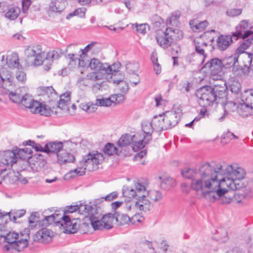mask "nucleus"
I'll list each match as a JSON object with an SVG mask.
<instances>
[{"instance_id":"nucleus-1","label":"nucleus","mask_w":253,"mask_h":253,"mask_svg":"<svg viewBox=\"0 0 253 253\" xmlns=\"http://www.w3.org/2000/svg\"><path fill=\"white\" fill-rule=\"evenodd\" d=\"M181 174L192 179L193 190L211 202L229 204L233 194L230 195L228 189L237 190L245 186L242 180L246 172L236 165L207 163L201 167L199 172L189 169L182 170Z\"/></svg>"},{"instance_id":"nucleus-2","label":"nucleus","mask_w":253,"mask_h":253,"mask_svg":"<svg viewBox=\"0 0 253 253\" xmlns=\"http://www.w3.org/2000/svg\"><path fill=\"white\" fill-rule=\"evenodd\" d=\"M90 204H80L79 205H71L64 208L63 213L55 212L51 215L45 216L43 221L46 225L55 223L60 225L64 229V232L73 234L79 229L81 220L79 218L73 217L71 214L76 212L86 215Z\"/></svg>"},{"instance_id":"nucleus-3","label":"nucleus","mask_w":253,"mask_h":253,"mask_svg":"<svg viewBox=\"0 0 253 253\" xmlns=\"http://www.w3.org/2000/svg\"><path fill=\"white\" fill-rule=\"evenodd\" d=\"M103 160L104 157L102 154L97 151H92L85 155L80 162V167L67 173L64 176V178L67 179L77 175H83L85 173V169H87L88 171L95 170L98 169V165Z\"/></svg>"},{"instance_id":"nucleus-4","label":"nucleus","mask_w":253,"mask_h":253,"mask_svg":"<svg viewBox=\"0 0 253 253\" xmlns=\"http://www.w3.org/2000/svg\"><path fill=\"white\" fill-rule=\"evenodd\" d=\"M124 194L129 197H136L138 211L146 212L153 207L152 202L144 194L140 187V182L134 183V187H126L124 190Z\"/></svg>"},{"instance_id":"nucleus-5","label":"nucleus","mask_w":253,"mask_h":253,"mask_svg":"<svg viewBox=\"0 0 253 253\" xmlns=\"http://www.w3.org/2000/svg\"><path fill=\"white\" fill-rule=\"evenodd\" d=\"M183 37L182 31L177 29L168 28L165 31L158 30L156 32V39L162 48L167 49L176 41Z\"/></svg>"},{"instance_id":"nucleus-6","label":"nucleus","mask_w":253,"mask_h":253,"mask_svg":"<svg viewBox=\"0 0 253 253\" xmlns=\"http://www.w3.org/2000/svg\"><path fill=\"white\" fill-rule=\"evenodd\" d=\"M26 62L28 66H38L43 63L44 53L41 45L34 44L28 46L25 50Z\"/></svg>"},{"instance_id":"nucleus-7","label":"nucleus","mask_w":253,"mask_h":253,"mask_svg":"<svg viewBox=\"0 0 253 253\" xmlns=\"http://www.w3.org/2000/svg\"><path fill=\"white\" fill-rule=\"evenodd\" d=\"M105 73L102 71H92L88 73L85 77H80L77 80L79 87H86L91 85L93 88H99L101 83L105 79Z\"/></svg>"},{"instance_id":"nucleus-8","label":"nucleus","mask_w":253,"mask_h":253,"mask_svg":"<svg viewBox=\"0 0 253 253\" xmlns=\"http://www.w3.org/2000/svg\"><path fill=\"white\" fill-rule=\"evenodd\" d=\"M29 236L28 233L24 234L21 233L20 235H18L16 233L9 231L4 238L14 249L20 252L27 247Z\"/></svg>"},{"instance_id":"nucleus-9","label":"nucleus","mask_w":253,"mask_h":253,"mask_svg":"<svg viewBox=\"0 0 253 253\" xmlns=\"http://www.w3.org/2000/svg\"><path fill=\"white\" fill-rule=\"evenodd\" d=\"M212 90L211 86H206L200 88L196 91V95L201 105L210 106L214 102L217 104V98L214 95Z\"/></svg>"},{"instance_id":"nucleus-10","label":"nucleus","mask_w":253,"mask_h":253,"mask_svg":"<svg viewBox=\"0 0 253 253\" xmlns=\"http://www.w3.org/2000/svg\"><path fill=\"white\" fill-rule=\"evenodd\" d=\"M182 115V110L180 105L173 106L170 111L166 112L163 114L167 129L171 128L177 125Z\"/></svg>"},{"instance_id":"nucleus-11","label":"nucleus","mask_w":253,"mask_h":253,"mask_svg":"<svg viewBox=\"0 0 253 253\" xmlns=\"http://www.w3.org/2000/svg\"><path fill=\"white\" fill-rule=\"evenodd\" d=\"M24 105L26 107L29 108L30 111L34 114H40L41 115L48 116L52 113L50 107L45 104H42L40 102L33 100L29 95V100L25 102Z\"/></svg>"},{"instance_id":"nucleus-12","label":"nucleus","mask_w":253,"mask_h":253,"mask_svg":"<svg viewBox=\"0 0 253 253\" xmlns=\"http://www.w3.org/2000/svg\"><path fill=\"white\" fill-rule=\"evenodd\" d=\"M85 216H89V219L94 230H102L104 228L102 215L98 212L95 205H90Z\"/></svg>"},{"instance_id":"nucleus-13","label":"nucleus","mask_w":253,"mask_h":253,"mask_svg":"<svg viewBox=\"0 0 253 253\" xmlns=\"http://www.w3.org/2000/svg\"><path fill=\"white\" fill-rule=\"evenodd\" d=\"M96 44V42H92L85 46L84 49H80L77 54L69 53L67 56L73 61L78 60L79 65L84 67L87 65L85 60L88 57V52L93 48Z\"/></svg>"},{"instance_id":"nucleus-14","label":"nucleus","mask_w":253,"mask_h":253,"mask_svg":"<svg viewBox=\"0 0 253 253\" xmlns=\"http://www.w3.org/2000/svg\"><path fill=\"white\" fill-rule=\"evenodd\" d=\"M15 92L9 91L8 93L9 98L14 103L26 105L25 102L29 100V94L27 93L28 88L25 86H21Z\"/></svg>"},{"instance_id":"nucleus-15","label":"nucleus","mask_w":253,"mask_h":253,"mask_svg":"<svg viewBox=\"0 0 253 253\" xmlns=\"http://www.w3.org/2000/svg\"><path fill=\"white\" fill-rule=\"evenodd\" d=\"M241 59H246L247 63L245 64L246 66H248L250 65L251 62V59L250 58V55L248 54L245 53L243 55H238L237 53H235L231 56L224 58L222 60V64H223V67L226 68L232 67L235 65L236 64L238 63L239 60L240 61Z\"/></svg>"},{"instance_id":"nucleus-16","label":"nucleus","mask_w":253,"mask_h":253,"mask_svg":"<svg viewBox=\"0 0 253 253\" xmlns=\"http://www.w3.org/2000/svg\"><path fill=\"white\" fill-rule=\"evenodd\" d=\"M250 25L249 22L246 20H242L236 27V31L232 34V37L237 40L238 38L244 39L248 38L252 32L249 29Z\"/></svg>"},{"instance_id":"nucleus-17","label":"nucleus","mask_w":253,"mask_h":253,"mask_svg":"<svg viewBox=\"0 0 253 253\" xmlns=\"http://www.w3.org/2000/svg\"><path fill=\"white\" fill-rule=\"evenodd\" d=\"M223 68L222 60L217 58L211 59L203 67V68L208 69L212 76L220 75Z\"/></svg>"},{"instance_id":"nucleus-18","label":"nucleus","mask_w":253,"mask_h":253,"mask_svg":"<svg viewBox=\"0 0 253 253\" xmlns=\"http://www.w3.org/2000/svg\"><path fill=\"white\" fill-rule=\"evenodd\" d=\"M227 88L226 83L223 81H218L211 87L212 92L217 98V103H220L221 100L226 99Z\"/></svg>"},{"instance_id":"nucleus-19","label":"nucleus","mask_w":253,"mask_h":253,"mask_svg":"<svg viewBox=\"0 0 253 253\" xmlns=\"http://www.w3.org/2000/svg\"><path fill=\"white\" fill-rule=\"evenodd\" d=\"M12 88H20L27 81V76L25 72L22 69H17L12 74Z\"/></svg>"},{"instance_id":"nucleus-20","label":"nucleus","mask_w":253,"mask_h":253,"mask_svg":"<svg viewBox=\"0 0 253 253\" xmlns=\"http://www.w3.org/2000/svg\"><path fill=\"white\" fill-rule=\"evenodd\" d=\"M17 162L20 163L21 161L18 160L17 156L14 152L8 150L0 153V166L1 165L12 166Z\"/></svg>"},{"instance_id":"nucleus-21","label":"nucleus","mask_w":253,"mask_h":253,"mask_svg":"<svg viewBox=\"0 0 253 253\" xmlns=\"http://www.w3.org/2000/svg\"><path fill=\"white\" fill-rule=\"evenodd\" d=\"M13 73L7 68H1L0 69V85L6 87L12 88Z\"/></svg>"},{"instance_id":"nucleus-22","label":"nucleus","mask_w":253,"mask_h":253,"mask_svg":"<svg viewBox=\"0 0 253 253\" xmlns=\"http://www.w3.org/2000/svg\"><path fill=\"white\" fill-rule=\"evenodd\" d=\"M54 236L53 232L48 229H42L35 234V240L43 243L50 242Z\"/></svg>"},{"instance_id":"nucleus-23","label":"nucleus","mask_w":253,"mask_h":253,"mask_svg":"<svg viewBox=\"0 0 253 253\" xmlns=\"http://www.w3.org/2000/svg\"><path fill=\"white\" fill-rule=\"evenodd\" d=\"M133 137L132 141V148L134 151H137L144 147V143H147V141L145 139L144 134L136 133L132 135Z\"/></svg>"},{"instance_id":"nucleus-24","label":"nucleus","mask_w":253,"mask_h":253,"mask_svg":"<svg viewBox=\"0 0 253 253\" xmlns=\"http://www.w3.org/2000/svg\"><path fill=\"white\" fill-rule=\"evenodd\" d=\"M204 37L202 35L194 40L196 52L203 56L202 62L204 61L206 57L205 51L208 50V44L204 41Z\"/></svg>"},{"instance_id":"nucleus-25","label":"nucleus","mask_w":253,"mask_h":253,"mask_svg":"<svg viewBox=\"0 0 253 253\" xmlns=\"http://www.w3.org/2000/svg\"><path fill=\"white\" fill-rule=\"evenodd\" d=\"M70 101V93L66 92L60 95L57 106L64 112L71 114L72 113L69 112Z\"/></svg>"},{"instance_id":"nucleus-26","label":"nucleus","mask_w":253,"mask_h":253,"mask_svg":"<svg viewBox=\"0 0 253 253\" xmlns=\"http://www.w3.org/2000/svg\"><path fill=\"white\" fill-rule=\"evenodd\" d=\"M87 66L93 71L104 72V70L107 71L106 68H108V63H102L99 59L96 58L90 59Z\"/></svg>"},{"instance_id":"nucleus-27","label":"nucleus","mask_w":253,"mask_h":253,"mask_svg":"<svg viewBox=\"0 0 253 253\" xmlns=\"http://www.w3.org/2000/svg\"><path fill=\"white\" fill-rule=\"evenodd\" d=\"M60 57V54L56 51L52 50L49 51L46 56L45 58L43 59V68L46 71H48L51 66L52 62L57 60Z\"/></svg>"},{"instance_id":"nucleus-28","label":"nucleus","mask_w":253,"mask_h":253,"mask_svg":"<svg viewBox=\"0 0 253 253\" xmlns=\"http://www.w3.org/2000/svg\"><path fill=\"white\" fill-rule=\"evenodd\" d=\"M140 187L151 201L156 202L162 199V195L159 191L155 190L148 191L147 190L145 185L141 183H140Z\"/></svg>"},{"instance_id":"nucleus-29","label":"nucleus","mask_w":253,"mask_h":253,"mask_svg":"<svg viewBox=\"0 0 253 253\" xmlns=\"http://www.w3.org/2000/svg\"><path fill=\"white\" fill-rule=\"evenodd\" d=\"M57 157V163L61 165L72 163L75 159L74 156L72 154L62 150L58 153Z\"/></svg>"},{"instance_id":"nucleus-30","label":"nucleus","mask_w":253,"mask_h":253,"mask_svg":"<svg viewBox=\"0 0 253 253\" xmlns=\"http://www.w3.org/2000/svg\"><path fill=\"white\" fill-rule=\"evenodd\" d=\"M151 122L154 130L157 131L163 129H168L166 126L163 115L155 116Z\"/></svg>"},{"instance_id":"nucleus-31","label":"nucleus","mask_w":253,"mask_h":253,"mask_svg":"<svg viewBox=\"0 0 253 253\" xmlns=\"http://www.w3.org/2000/svg\"><path fill=\"white\" fill-rule=\"evenodd\" d=\"M19 7L15 6H9L5 11L4 16L9 20H14L20 13Z\"/></svg>"},{"instance_id":"nucleus-32","label":"nucleus","mask_w":253,"mask_h":253,"mask_svg":"<svg viewBox=\"0 0 253 253\" xmlns=\"http://www.w3.org/2000/svg\"><path fill=\"white\" fill-rule=\"evenodd\" d=\"M63 143L61 142H53L46 144L44 146L45 152L56 153L60 152L63 148Z\"/></svg>"},{"instance_id":"nucleus-33","label":"nucleus","mask_w":253,"mask_h":253,"mask_svg":"<svg viewBox=\"0 0 253 253\" xmlns=\"http://www.w3.org/2000/svg\"><path fill=\"white\" fill-rule=\"evenodd\" d=\"M232 37L221 36L217 41V45L220 50H224L232 42Z\"/></svg>"},{"instance_id":"nucleus-34","label":"nucleus","mask_w":253,"mask_h":253,"mask_svg":"<svg viewBox=\"0 0 253 253\" xmlns=\"http://www.w3.org/2000/svg\"><path fill=\"white\" fill-rule=\"evenodd\" d=\"M108 68H106L107 71L104 70V73L105 75H111L112 80L114 78H116V76L121 77V75H123L119 70L120 68V63H115L113 65H110L108 64Z\"/></svg>"},{"instance_id":"nucleus-35","label":"nucleus","mask_w":253,"mask_h":253,"mask_svg":"<svg viewBox=\"0 0 253 253\" xmlns=\"http://www.w3.org/2000/svg\"><path fill=\"white\" fill-rule=\"evenodd\" d=\"M124 79V75H121V77L113 79V82L118 84V89L121 93L126 94L128 90V85L126 82L123 81Z\"/></svg>"},{"instance_id":"nucleus-36","label":"nucleus","mask_w":253,"mask_h":253,"mask_svg":"<svg viewBox=\"0 0 253 253\" xmlns=\"http://www.w3.org/2000/svg\"><path fill=\"white\" fill-rule=\"evenodd\" d=\"M142 130L144 133L146 134L145 139L149 141L151 138V134L154 130L151 122L149 121H144L142 123Z\"/></svg>"},{"instance_id":"nucleus-37","label":"nucleus","mask_w":253,"mask_h":253,"mask_svg":"<svg viewBox=\"0 0 253 253\" xmlns=\"http://www.w3.org/2000/svg\"><path fill=\"white\" fill-rule=\"evenodd\" d=\"M116 213L115 214L108 213L102 216L104 228L109 229L113 227V222L116 221Z\"/></svg>"},{"instance_id":"nucleus-38","label":"nucleus","mask_w":253,"mask_h":253,"mask_svg":"<svg viewBox=\"0 0 253 253\" xmlns=\"http://www.w3.org/2000/svg\"><path fill=\"white\" fill-rule=\"evenodd\" d=\"M64 0H50L49 4L48 11V12H60L63 9L61 5L62 2Z\"/></svg>"},{"instance_id":"nucleus-39","label":"nucleus","mask_w":253,"mask_h":253,"mask_svg":"<svg viewBox=\"0 0 253 253\" xmlns=\"http://www.w3.org/2000/svg\"><path fill=\"white\" fill-rule=\"evenodd\" d=\"M7 65L11 68H17L19 65L18 54L12 53L7 56Z\"/></svg>"},{"instance_id":"nucleus-40","label":"nucleus","mask_w":253,"mask_h":253,"mask_svg":"<svg viewBox=\"0 0 253 253\" xmlns=\"http://www.w3.org/2000/svg\"><path fill=\"white\" fill-rule=\"evenodd\" d=\"M124 206L126 211L129 213H135L138 211L136 199L126 201Z\"/></svg>"},{"instance_id":"nucleus-41","label":"nucleus","mask_w":253,"mask_h":253,"mask_svg":"<svg viewBox=\"0 0 253 253\" xmlns=\"http://www.w3.org/2000/svg\"><path fill=\"white\" fill-rule=\"evenodd\" d=\"M114 96H110L108 98H98L96 100L95 105L96 106L109 107L114 105Z\"/></svg>"},{"instance_id":"nucleus-42","label":"nucleus","mask_w":253,"mask_h":253,"mask_svg":"<svg viewBox=\"0 0 253 253\" xmlns=\"http://www.w3.org/2000/svg\"><path fill=\"white\" fill-rule=\"evenodd\" d=\"M133 137L131 134H126L122 135L118 141V145L120 147H126L129 144L132 145Z\"/></svg>"},{"instance_id":"nucleus-43","label":"nucleus","mask_w":253,"mask_h":253,"mask_svg":"<svg viewBox=\"0 0 253 253\" xmlns=\"http://www.w3.org/2000/svg\"><path fill=\"white\" fill-rule=\"evenodd\" d=\"M242 98L243 100L245 101V103L247 107H251L253 108V90L245 91Z\"/></svg>"},{"instance_id":"nucleus-44","label":"nucleus","mask_w":253,"mask_h":253,"mask_svg":"<svg viewBox=\"0 0 253 253\" xmlns=\"http://www.w3.org/2000/svg\"><path fill=\"white\" fill-rule=\"evenodd\" d=\"M139 69L138 64L134 61L128 62L126 64V70L128 75L137 73Z\"/></svg>"},{"instance_id":"nucleus-45","label":"nucleus","mask_w":253,"mask_h":253,"mask_svg":"<svg viewBox=\"0 0 253 253\" xmlns=\"http://www.w3.org/2000/svg\"><path fill=\"white\" fill-rule=\"evenodd\" d=\"M176 182L174 179L171 177H164L161 184V186L163 189H168L175 185Z\"/></svg>"},{"instance_id":"nucleus-46","label":"nucleus","mask_w":253,"mask_h":253,"mask_svg":"<svg viewBox=\"0 0 253 253\" xmlns=\"http://www.w3.org/2000/svg\"><path fill=\"white\" fill-rule=\"evenodd\" d=\"M130 218L126 214H116V222L119 225L130 224Z\"/></svg>"},{"instance_id":"nucleus-47","label":"nucleus","mask_w":253,"mask_h":253,"mask_svg":"<svg viewBox=\"0 0 253 253\" xmlns=\"http://www.w3.org/2000/svg\"><path fill=\"white\" fill-rule=\"evenodd\" d=\"M223 101L224 100H221L220 103H218V104H221L222 106L224 107L225 113L233 112L237 108L236 103L231 101H226V103H224Z\"/></svg>"},{"instance_id":"nucleus-48","label":"nucleus","mask_w":253,"mask_h":253,"mask_svg":"<svg viewBox=\"0 0 253 253\" xmlns=\"http://www.w3.org/2000/svg\"><path fill=\"white\" fill-rule=\"evenodd\" d=\"M34 158L31 159V161H34L33 164H31V161L29 162L31 169L35 171H39L44 166V162L41 160L36 158L35 160H33Z\"/></svg>"},{"instance_id":"nucleus-49","label":"nucleus","mask_w":253,"mask_h":253,"mask_svg":"<svg viewBox=\"0 0 253 253\" xmlns=\"http://www.w3.org/2000/svg\"><path fill=\"white\" fill-rule=\"evenodd\" d=\"M104 153L108 155L111 156L114 154H118V149L113 144L110 143H107L103 149Z\"/></svg>"},{"instance_id":"nucleus-50","label":"nucleus","mask_w":253,"mask_h":253,"mask_svg":"<svg viewBox=\"0 0 253 253\" xmlns=\"http://www.w3.org/2000/svg\"><path fill=\"white\" fill-rule=\"evenodd\" d=\"M44 92L43 95L47 96L50 101L55 99L57 97V95L52 87H43Z\"/></svg>"},{"instance_id":"nucleus-51","label":"nucleus","mask_w":253,"mask_h":253,"mask_svg":"<svg viewBox=\"0 0 253 253\" xmlns=\"http://www.w3.org/2000/svg\"><path fill=\"white\" fill-rule=\"evenodd\" d=\"M251 44V42L247 40L245 42H243L239 47L236 49V53H237L238 55H243L245 53L250 54V53H247L245 52V50L247 49Z\"/></svg>"},{"instance_id":"nucleus-52","label":"nucleus","mask_w":253,"mask_h":253,"mask_svg":"<svg viewBox=\"0 0 253 253\" xmlns=\"http://www.w3.org/2000/svg\"><path fill=\"white\" fill-rule=\"evenodd\" d=\"M20 174L18 171H14L13 170L7 172L6 178L9 179V181L10 182H14L18 180H21V177H20Z\"/></svg>"},{"instance_id":"nucleus-53","label":"nucleus","mask_w":253,"mask_h":253,"mask_svg":"<svg viewBox=\"0 0 253 253\" xmlns=\"http://www.w3.org/2000/svg\"><path fill=\"white\" fill-rule=\"evenodd\" d=\"M135 27L136 31L139 33L142 34H144L146 33V31L148 29H149V26L147 24H133L132 25V27Z\"/></svg>"},{"instance_id":"nucleus-54","label":"nucleus","mask_w":253,"mask_h":253,"mask_svg":"<svg viewBox=\"0 0 253 253\" xmlns=\"http://www.w3.org/2000/svg\"><path fill=\"white\" fill-rule=\"evenodd\" d=\"M229 87L232 93L238 94L241 90V85L238 81H233L229 85Z\"/></svg>"},{"instance_id":"nucleus-55","label":"nucleus","mask_w":253,"mask_h":253,"mask_svg":"<svg viewBox=\"0 0 253 253\" xmlns=\"http://www.w3.org/2000/svg\"><path fill=\"white\" fill-rule=\"evenodd\" d=\"M80 107L83 110L89 113L94 112L97 109L95 104L89 103L81 104Z\"/></svg>"},{"instance_id":"nucleus-56","label":"nucleus","mask_w":253,"mask_h":253,"mask_svg":"<svg viewBox=\"0 0 253 253\" xmlns=\"http://www.w3.org/2000/svg\"><path fill=\"white\" fill-rule=\"evenodd\" d=\"M86 9L84 7H81L77 8L73 12L70 13L67 17L68 18L69 16H78L80 17L83 18L85 16V14L86 12Z\"/></svg>"},{"instance_id":"nucleus-57","label":"nucleus","mask_w":253,"mask_h":253,"mask_svg":"<svg viewBox=\"0 0 253 253\" xmlns=\"http://www.w3.org/2000/svg\"><path fill=\"white\" fill-rule=\"evenodd\" d=\"M126 78L133 86H136L140 82L139 77L136 73L131 74V75H128Z\"/></svg>"},{"instance_id":"nucleus-58","label":"nucleus","mask_w":253,"mask_h":253,"mask_svg":"<svg viewBox=\"0 0 253 253\" xmlns=\"http://www.w3.org/2000/svg\"><path fill=\"white\" fill-rule=\"evenodd\" d=\"M242 12L241 8H230L226 11V15L229 17H235L240 15Z\"/></svg>"},{"instance_id":"nucleus-59","label":"nucleus","mask_w":253,"mask_h":253,"mask_svg":"<svg viewBox=\"0 0 253 253\" xmlns=\"http://www.w3.org/2000/svg\"><path fill=\"white\" fill-rule=\"evenodd\" d=\"M125 94L118 93L111 95V96H114V105H115L117 103H119L123 101L125 99L124 95Z\"/></svg>"},{"instance_id":"nucleus-60","label":"nucleus","mask_w":253,"mask_h":253,"mask_svg":"<svg viewBox=\"0 0 253 253\" xmlns=\"http://www.w3.org/2000/svg\"><path fill=\"white\" fill-rule=\"evenodd\" d=\"M25 151H26L27 152L29 151L28 148H25L23 149H20L19 150L18 153H17V156L20 157V158L24 159H30L31 156H27L25 153Z\"/></svg>"},{"instance_id":"nucleus-61","label":"nucleus","mask_w":253,"mask_h":253,"mask_svg":"<svg viewBox=\"0 0 253 253\" xmlns=\"http://www.w3.org/2000/svg\"><path fill=\"white\" fill-rule=\"evenodd\" d=\"M208 25V22L207 21H203L196 24L195 26L196 29L199 31L204 30Z\"/></svg>"},{"instance_id":"nucleus-62","label":"nucleus","mask_w":253,"mask_h":253,"mask_svg":"<svg viewBox=\"0 0 253 253\" xmlns=\"http://www.w3.org/2000/svg\"><path fill=\"white\" fill-rule=\"evenodd\" d=\"M181 87L180 88L181 91L184 90L186 92H189L190 91L191 85L189 82H184L181 84Z\"/></svg>"},{"instance_id":"nucleus-63","label":"nucleus","mask_w":253,"mask_h":253,"mask_svg":"<svg viewBox=\"0 0 253 253\" xmlns=\"http://www.w3.org/2000/svg\"><path fill=\"white\" fill-rule=\"evenodd\" d=\"M26 212L24 210H20L14 211L12 214H13V219L15 221L17 218H20L23 216Z\"/></svg>"},{"instance_id":"nucleus-64","label":"nucleus","mask_w":253,"mask_h":253,"mask_svg":"<svg viewBox=\"0 0 253 253\" xmlns=\"http://www.w3.org/2000/svg\"><path fill=\"white\" fill-rule=\"evenodd\" d=\"M118 194L117 192H113L109 194L106 195L105 197L102 198L105 201H111L117 198Z\"/></svg>"}]
</instances>
